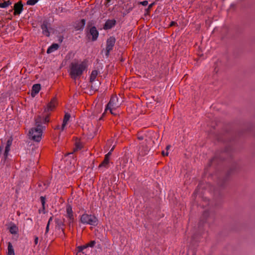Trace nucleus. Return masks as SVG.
I'll list each match as a JSON object with an SVG mask.
<instances>
[{
    "instance_id": "f257e3e1",
    "label": "nucleus",
    "mask_w": 255,
    "mask_h": 255,
    "mask_svg": "<svg viewBox=\"0 0 255 255\" xmlns=\"http://www.w3.org/2000/svg\"><path fill=\"white\" fill-rule=\"evenodd\" d=\"M87 65L85 62L79 63L73 62L70 66V75L73 79H76L80 77L83 73L84 71L86 69Z\"/></svg>"
},
{
    "instance_id": "f03ea898",
    "label": "nucleus",
    "mask_w": 255,
    "mask_h": 255,
    "mask_svg": "<svg viewBox=\"0 0 255 255\" xmlns=\"http://www.w3.org/2000/svg\"><path fill=\"white\" fill-rule=\"evenodd\" d=\"M80 222L83 224L96 226L98 223V220L94 215L84 213L81 216Z\"/></svg>"
},
{
    "instance_id": "7ed1b4c3",
    "label": "nucleus",
    "mask_w": 255,
    "mask_h": 255,
    "mask_svg": "<svg viewBox=\"0 0 255 255\" xmlns=\"http://www.w3.org/2000/svg\"><path fill=\"white\" fill-rule=\"evenodd\" d=\"M92 22L88 23L86 28V35L89 39H91V36L92 41H95L97 40L99 33L96 27L95 26H92Z\"/></svg>"
},
{
    "instance_id": "20e7f679",
    "label": "nucleus",
    "mask_w": 255,
    "mask_h": 255,
    "mask_svg": "<svg viewBox=\"0 0 255 255\" xmlns=\"http://www.w3.org/2000/svg\"><path fill=\"white\" fill-rule=\"evenodd\" d=\"M43 128L36 127L29 131V136L32 140L39 142L41 139Z\"/></svg>"
},
{
    "instance_id": "39448f33",
    "label": "nucleus",
    "mask_w": 255,
    "mask_h": 255,
    "mask_svg": "<svg viewBox=\"0 0 255 255\" xmlns=\"http://www.w3.org/2000/svg\"><path fill=\"white\" fill-rule=\"evenodd\" d=\"M214 213L213 212H210L208 210H205L204 211L199 222L200 225L204 223H210L215 218Z\"/></svg>"
},
{
    "instance_id": "423d86ee",
    "label": "nucleus",
    "mask_w": 255,
    "mask_h": 255,
    "mask_svg": "<svg viewBox=\"0 0 255 255\" xmlns=\"http://www.w3.org/2000/svg\"><path fill=\"white\" fill-rule=\"evenodd\" d=\"M239 165L237 163H234L229 170L228 171L227 176L222 179H220L218 182L219 186L221 187H224L226 186V182L228 180V176L239 168Z\"/></svg>"
},
{
    "instance_id": "0eeeda50",
    "label": "nucleus",
    "mask_w": 255,
    "mask_h": 255,
    "mask_svg": "<svg viewBox=\"0 0 255 255\" xmlns=\"http://www.w3.org/2000/svg\"><path fill=\"white\" fill-rule=\"evenodd\" d=\"M35 126L37 127L43 128L45 127L42 126V124H46L49 122V116H37L35 118Z\"/></svg>"
},
{
    "instance_id": "6e6552de",
    "label": "nucleus",
    "mask_w": 255,
    "mask_h": 255,
    "mask_svg": "<svg viewBox=\"0 0 255 255\" xmlns=\"http://www.w3.org/2000/svg\"><path fill=\"white\" fill-rule=\"evenodd\" d=\"M116 38L114 36H110L106 41V56H109L110 52L113 50L116 43Z\"/></svg>"
},
{
    "instance_id": "1a4fd4ad",
    "label": "nucleus",
    "mask_w": 255,
    "mask_h": 255,
    "mask_svg": "<svg viewBox=\"0 0 255 255\" xmlns=\"http://www.w3.org/2000/svg\"><path fill=\"white\" fill-rule=\"evenodd\" d=\"M65 219H63V220L59 219L56 218L55 220V224H56V228L58 230H61L62 232L61 237H65L66 235L65 233V229L64 227L65 226L64 224Z\"/></svg>"
},
{
    "instance_id": "9d476101",
    "label": "nucleus",
    "mask_w": 255,
    "mask_h": 255,
    "mask_svg": "<svg viewBox=\"0 0 255 255\" xmlns=\"http://www.w3.org/2000/svg\"><path fill=\"white\" fill-rule=\"evenodd\" d=\"M231 149L229 147H226L225 150L222 152V155H218L217 153L216 154L215 156L210 160L208 166H210L212 165V164L214 162H215L216 160H224V158L222 157L223 155L224 154H228L230 152Z\"/></svg>"
},
{
    "instance_id": "9b49d317",
    "label": "nucleus",
    "mask_w": 255,
    "mask_h": 255,
    "mask_svg": "<svg viewBox=\"0 0 255 255\" xmlns=\"http://www.w3.org/2000/svg\"><path fill=\"white\" fill-rule=\"evenodd\" d=\"M114 149V147H113L111 151L109 152L105 156L104 160L102 162V163L99 165V168L101 169L102 167H105V168H108L109 164V158L111 154V151Z\"/></svg>"
},
{
    "instance_id": "f8f14e48",
    "label": "nucleus",
    "mask_w": 255,
    "mask_h": 255,
    "mask_svg": "<svg viewBox=\"0 0 255 255\" xmlns=\"http://www.w3.org/2000/svg\"><path fill=\"white\" fill-rule=\"evenodd\" d=\"M118 101V99L117 96H112L111 98V99L107 105L106 108V111H107L108 109H111V108H115L117 107H118L117 102Z\"/></svg>"
},
{
    "instance_id": "ddd939ff",
    "label": "nucleus",
    "mask_w": 255,
    "mask_h": 255,
    "mask_svg": "<svg viewBox=\"0 0 255 255\" xmlns=\"http://www.w3.org/2000/svg\"><path fill=\"white\" fill-rule=\"evenodd\" d=\"M14 15H19L23 9V5L21 1L15 3L13 7Z\"/></svg>"
},
{
    "instance_id": "4468645a",
    "label": "nucleus",
    "mask_w": 255,
    "mask_h": 255,
    "mask_svg": "<svg viewBox=\"0 0 255 255\" xmlns=\"http://www.w3.org/2000/svg\"><path fill=\"white\" fill-rule=\"evenodd\" d=\"M116 24V20L115 19H108L107 20L103 26V28L105 30H108L112 28L115 26Z\"/></svg>"
},
{
    "instance_id": "2eb2a0df",
    "label": "nucleus",
    "mask_w": 255,
    "mask_h": 255,
    "mask_svg": "<svg viewBox=\"0 0 255 255\" xmlns=\"http://www.w3.org/2000/svg\"><path fill=\"white\" fill-rule=\"evenodd\" d=\"M85 24L86 20L85 19H82L79 21H77L74 26L75 30L80 31L83 30Z\"/></svg>"
},
{
    "instance_id": "dca6fc26",
    "label": "nucleus",
    "mask_w": 255,
    "mask_h": 255,
    "mask_svg": "<svg viewBox=\"0 0 255 255\" xmlns=\"http://www.w3.org/2000/svg\"><path fill=\"white\" fill-rule=\"evenodd\" d=\"M149 148L146 145H141L139 146L138 154L141 156H144L147 154Z\"/></svg>"
},
{
    "instance_id": "f3484780",
    "label": "nucleus",
    "mask_w": 255,
    "mask_h": 255,
    "mask_svg": "<svg viewBox=\"0 0 255 255\" xmlns=\"http://www.w3.org/2000/svg\"><path fill=\"white\" fill-rule=\"evenodd\" d=\"M41 89V85L39 84H34L32 87L31 95L35 97L39 92Z\"/></svg>"
},
{
    "instance_id": "a211bd4d",
    "label": "nucleus",
    "mask_w": 255,
    "mask_h": 255,
    "mask_svg": "<svg viewBox=\"0 0 255 255\" xmlns=\"http://www.w3.org/2000/svg\"><path fill=\"white\" fill-rule=\"evenodd\" d=\"M83 147V143L77 138H75V147L74 148V152L78 151L82 149Z\"/></svg>"
},
{
    "instance_id": "6ab92c4d",
    "label": "nucleus",
    "mask_w": 255,
    "mask_h": 255,
    "mask_svg": "<svg viewBox=\"0 0 255 255\" xmlns=\"http://www.w3.org/2000/svg\"><path fill=\"white\" fill-rule=\"evenodd\" d=\"M56 105V99L55 98H53L51 101L47 105V111H52L55 107Z\"/></svg>"
},
{
    "instance_id": "aec40b11",
    "label": "nucleus",
    "mask_w": 255,
    "mask_h": 255,
    "mask_svg": "<svg viewBox=\"0 0 255 255\" xmlns=\"http://www.w3.org/2000/svg\"><path fill=\"white\" fill-rule=\"evenodd\" d=\"M71 115L70 114L68 113H65L63 118V123L61 126V131H63L64 130L66 125H67L68 122L69 121Z\"/></svg>"
},
{
    "instance_id": "412c9836",
    "label": "nucleus",
    "mask_w": 255,
    "mask_h": 255,
    "mask_svg": "<svg viewBox=\"0 0 255 255\" xmlns=\"http://www.w3.org/2000/svg\"><path fill=\"white\" fill-rule=\"evenodd\" d=\"M99 74V71L97 70H94L92 71V73L90 77V82L94 83L96 82L97 80H96V78Z\"/></svg>"
},
{
    "instance_id": "4be33fe9",
    "label": "nucleus",
    "mask_w": 255,
    "mask_h": 255,
    "mask_svg": "<svg viewBox=\"0 0 255 255\" xmlns=\"http://www.w3.org/2000/svg\"><path fill=\"white\" fill-rule=\"evenodd\" d=\"M41 27L42 30V33L46 36H49L50 35V32L48 29L47 22H44L41 25Z\"/></svg>"
},
{
    "instance_id": "5701e85b",
    "label": "nucleus",
    "mask_w": 255,
    "mask_h": 255,
    "mask_svg": "<svg viewBox=\"0 0 255 255\" xmlns=\"http://www.w3.org/2000/svg\"><path fill=\"white\" fill-rule=\"evenodd\" d=\"M66 215L68 218L72 219V217H74L72 208L70 205H68L66 207Z\"/></svg>"
},
{
    "instance_id": "b1692460",
    "label": "nucleus",
    "mask_w": 255,
    "mask_h": 255,
    "mask_svg": "<svg viewBox=\"0 0 255 255\" xmlns=\"http://www.w3.org/2000/svg\"><path fill=\"white\" fill-rule=\"evenodd\" d=\"M10 149V146L6 145L5 147L4 151L3 154V156L1 159V161H3L4 162L7 158L9 151Z\"/></svg>"
},
{
    "instance_id": "393cba45",
    "label": "nucleus",
    "mask_w": 255,
    "mask_h": 255,
    "mask_svg": "<svg viewBox=\"0 0 255 255\" xmlns=\"http://www.w3.org/2000/svg\"><path fill=\"white\" fill-rule=\"evenodd\" d=\"M59 47V46L58 44L53 43L48 48L47 50V53L48 54L54 52V51L57 50L58 49Z\"/></svg>"
},
{
    "instance_id": "a878e982",
    "label": "nucleus",
    "mask_w": 255,
    "mask_h": 255,
    "mask_svg": "<svg viewBox=\"0 0 255 255\" xmlns=\"http://www.w3.org/2000/svg\"><path fill=\"white\" fill-rule=\"evenodd\" d=\"M18 231V227L14 224H12L9 228V232L13 235H15Z\"/></svg>"
},
{
    "instance_id": "bb28decb",
    "label": "nucleus",
    "mask_w": 255,
    "mask_h": 255,
    "mask_svg": "<svg viewBox=\"0 0 255 255\" xmlns=\"http://www.w3.org/2000/svg\"><path fill=\"white\" fill-rule=\"evenodd\" d=\"M91 83V89L93 91H97L100 85V82L99 80H97L96 82L94 83Z\"/></svg>"
},
{
    "instance_id": "cd10ccee",
    "label": "nucleus",
    "mask_w": 255,
    "mask_h": 255,
    "mask_svg": "<svg viewBox=\"0 0 255 255\" xmlns=\"http://www.w3.org/2000/svg\"><path fill=\"white\" fill-rule=\"evenodd\" d=\"M7 255H15L13 246L10 242L8 243Z\"/></svg>"
},
{
    "instance_id": "c85d7f7f",
    "label": "nucleus",
    "mask_w": 255,
    "mask_h": 255,
    "mask_svg": "<svg viewBox=\"0 0 255 255\" xmlns=\"http://www.w3.org/2000/svg\"><path fill=\"white\" fill-rule=\"evenodd\" d=\"M40 200L41 203L42 204V209L41 211L40 210H39V213H40L41 212H42L43 214H45V200H46L45 197H44L43 196H41L40 197Z\"/></svg>"
},
{
    "instance_id": "c756f323",
    "label": "nucleus",
    "mask_w": 255,
    "mask_h": 255,
    "mask_svg": "<svg viewBox=\"0 0 255 255\" xmlns=\"http://www.w3.org/2000/svg\"><path fill=\"white\" fill-rule=\"evenodd\" d=\"M38 0H28L26 2V4L29 5H34Z\"/></svg>"
},
{
    "instance_id": "7c9ffc66",
    "label": "nucleus",
    "mask_w": 255,
    "mask_h": 255,
    "mask_svg": "<svg viewBox=\"0 0 255 255\" xmlns=\"http://www.w3.org/2000/svg\"><path fill=\"white\" fill-rule=\"evenodd\" d=\"M95 244H96L95 241H91L90 243H89L88 244H87L86 246H87V248H88V247L93 248L95 246Z\"/></svg>"
},
{
    "instance_id": "2f4dec72",
    "label": "nucleus",
    "mask_w": 255,
    "mask_h": 255,
    "mask_svg": "<svg viewBox=\"0 0 255 255\" xmlns=\"http://www.w3.org/2000/svg\"><path fill=\"white\" fill-rule=\"evenodd\" d=\"M87 248V247L86 246V244L85 245H83V246H78L77 247V249H78V252H82V251L84 250V249H85Z\"/></svg>"
},
{
    "instance_id": "473e14b6",
    "label": "nucleus",
    "mask_w": 255,
    "mask_h": 255,
    "mask_svg": "<svg viewBox=\"0 0 255 255\" xmlns=\"http://www.w3.org/2000/svg\"><path fill=\"white\" fill-rule=\"evenodd\" d=\"M12 142V138L10 137L6 141V145L11 146Z\"/></svg>"
},
{
    "instance_id": "72a5a7b5",
    "label": "nucleus",
    "mask_w": 255,
    "mask_h": 255,
    "mask_svg": "<svg viewBox=\"0 0 255 255\" xmlns=\"http://www.w3.org/2000/svg\"><path fill=\"white\" fill-rule=\"evenodd\" d=\"M7 7V3L6 1H4L3 2L0 3V8H5Z\"/></svg>"
},
{
    "instance_id": "f704fd0d",
    "label": "nucleus",
    "mask_w": 255,
    "mask_h": 255,
    "mask_svg": "<svg viewBox=\"0 0 255 255\" xmlns=\"http://www.w3.org/2000/svg\"><path fill=\"white\" fill-rule=\"evenodd\" d=\"M139 4H141L143 6H146L148 4V1L147 0H144L143 1H140L138 2Z\"/></svg>"
},
{
    "instance_id": "c9c22d12",
    "label": "nucleus",
    "mask_w": 255,
    "mask_h": 255,
    "mask_svg": "<svg viewBox=\"0 0 255 255\" xmlns=\"http://www.w3.org/2000/svg\"><path fill=\"white\" fill-rule=\"evenodd\" d=\"M68 219H69L68 225L69 226H71V225L73 224V223L74 222V217H72V219H71V218H68Z\"/></svg>"
},
{
    "instance_id": "e433bc0d",
    "label": "nucleus",
    "mask_w": 255,
    "mask_h": 255,
    "mask_svg": "<svg viewBox=\"0 0 255 255\" xmlns=\"http://www.w3.org/2000/svg\"><path fill=\"white\" fill-rule=\"evenodd\" d=\"M173 26H178L177 22L175 21H171L169 24V26L171 27Z\"/></svg>"
},
{
    "instance_id": "4c0bfd02",
    "label": "nucleus",
    "mask_w": 255,
    "mask_h": 255,
    "mask_svg": "<svg viewBox=\"0 0 255 255\" xmlns=\"http://www.w3.org/2000/svg\"><path fill=\"white\" fill-rule=\"evenodd\" d=\"M49 226H50V225H49V224H47V226L46 227V230H45V235L47 234L48 233V232L49 231Z\"/></svg>"
},
{
    "instance_id": "58836bf2",
    "label": "nucleus",
    "mask_w": 255,
    "mask_h": 255,
    "mask_svg": "<svg viewBox=\"0 0 255 255\" xmlns=\"http://www.w3.org/2000/svg\"><path fill=\"white\" fill-rule=\"evenodd\" d=\"M106 0V3L105 5L107 7H109L110 5V2L111 0Z\"/></svg>"
},
{
    "instance_id": "ea45409f",
    "label": "nucleus",
    "mask_w": 255,
    "mask_h": 255,
    "mask_svg": "<svg viewBox=\"0 0 255 255\" xmlns=\"http://www.w3.org/2000/svg\"><path fill=\"white\" fill-rule=\"evenodd\" d=\"M38 238L36 236L34 238V244L35 245H36L38 244Z\"/></svg>"
},
{
    "instance_id": "a19ab883",
    "label": "nucleus",
    "mask_w": 255,
    "mask_h": 255,
    "mask_svg": "<svg viewBox=\"0 0 255 255\" xmlns=\"http://www.w3.org/2000/svg\"><path fill=\"white\" fill-rule=\"evenodd\" d=\"M162 154L163 156H168V152L167 151H166V152L164 151H162Z\"/></svg>"
},
{
    "instance_id": "79ce46f5",
    "label": "nucleus",
    "mask_w": 255,
    "mask_h": 255,
    "mask_svg": "<svg viewBox=\"0 0 255 255\" xmlns=\"http://www.w3.org/2000/svg\"><path fill=\"white\" fill-rule=\"evenodd\" d=\"M53 216H52L51 217H50V218L48 220V223L47 224H49V225L50 224V223L53 220Z\"/></svg>"
},
{
    "instance_id": "37998d69",
    "label": "nucleus",
    "mask_w": 255,
    "mask_h": 255,
    "mask_svg": "<svg viewBox=\"0 0 255 255\" xmlns=\"http://www.w3.org/2000/svg\"><path fill=\"white\" fill-rule=\"evenodd\" d=\"M154 4V2H153V3H151V4H150L148 5V8H147V10L150 9V8L153 6V5Z\"/></svg>"
},
{
    "instance_id": "c03bdc74",
    "label": "nucleus",
    "mask_w": 255,
    "mask_h": 255,
    "mask_svg": "<svg viewBox=\"0 0 255 255\" xmlns=\"http://www.w3.org/2000/svg\"><path fill=\"white\" fill-rule=\"evenodd\" d=\"M6 2L7 3V6L11 4V2L10 0L6 1Z\"/></svg>"
},
{
    "instance_id": "a18cd8bd",
    "label": "nucleus",
    "mask_w": 255,
    "mask_h": 255,
    "mask_svg": "<svg viewBox=\"0 0 255 255\" xmlns=\"http://www.w3.org/2000/svg\"><path fill=\"white\" fill-rule=\"evenodd\" d=\"M113 108H111V109H109L111 112V113L113 115H116V114L114 113L113 112Z\"/></svg>"
},
{
    "instance_id": "49530a36",
    "label": "nucleus",
    "mask_w": 255,
    "mask_h": 255,
    "mask_svg": "<svg viewBox=\"0 0 255 255\" xmlns=\"http://www.w3.org/2000/svg\"><path fill=\"white\" fill-rule=\"evenodd\" d=\"M55 129H60L61 130V127H60V126L58 125L55 128Z\"/></svg>"
},
{
    "instance_id": "de8ad7c7",
    "label": "nucleus",
    "mask_w": 255,
    "mask_h": 255,
    "mask_svg": "<svg viewBox=\"0 0 255 255\" xmlns=\"http://www.w3.org/2000/svg\"><path fill=\"white\" fill-rule=\"evenodd\" d=\"M137 138L140 140H141L143 139V137L142 136H138Z\"/></svg>"
},
{
    "instance_id": "09e8293b",
    "label": "nucleus",
    "mask_w": 255,
    "mask_h": 255,
    "mask_svg": "<svg viewBox=\"0 0 255 255\" xmlns=\"http://www.w3.org/2000/svg\"><path fill=\"white\" fill-rule=\"evenodd\" d=\"M170 145H167V146H166V150H168V149H169V148H170Z\"/></svg>"
},
{
    "instance_id": "8fccbe9b",
    "label": "nucleus",
    "mask_w": 255,
    "mask_h": 255,
    "mask_svg": "<svg viewBox=\"0 0 255 255\" xmlns=\"http://www.w3.org/2000/svg\"><path fill=\"white\" fill-rule=\"evenodd\" d=\"M132 8H133V7H129V8H128V11H129L131 10L132 9Z\"/></svg>"
}]
</instances>
